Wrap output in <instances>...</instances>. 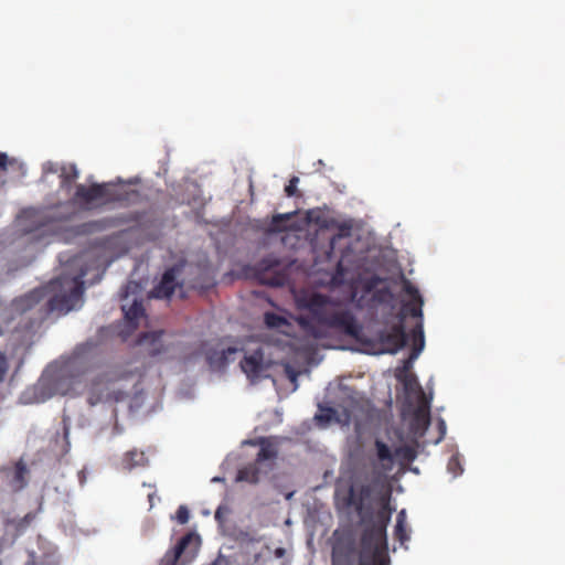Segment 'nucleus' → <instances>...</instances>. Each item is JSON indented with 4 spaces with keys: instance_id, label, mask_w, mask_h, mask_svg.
<instances>
[{
    "instance_id": "1",
    "label": "nucleus",
    "mask_w": 565,
    "mask_h": 565,
    "mask_svg": "<svg viewBox=\"0 0 565 565\" xmlns=\"http://www.w3.org/2000/svg\"><path fill=\"white\" fill-rule=\"evenodd\" d=\"M390 493L381 498V508L372 523H365L358 545L353 530L334 532L332 546L333 565H390L387 555L386 526L391 521Z\"/></svg>"
},
{
    "instance_id": "2",
    "label": "nucleus",
    "mask_w": 565,
    "mask_h": 565,
    "mask_svg": "<svg viewBox=\"0 0 565 565\" xmlns=\"http://www.w3.org/2000/svg\"><path fill=\"white\" fill-rule=\"evenodd\" d=\"M83 276H62L47 285L34 288L12 301L17 315H30V323L40 324L53 313H67L81 300L84 292Z\"/></svg>"
},
{
    "instance_id": "3",
    "label": "nucleus",
    "mask_w": 565,
    "mask_h": 565,
    "mask_svg": "<svg viewBox=\"0 0 565 565\" xmlns=\"http://www.w3.org/2000/svg\"><path fill=\"white\" fill-rule=\"evenodd\" d=\"M128 200V193L119 190L111 182L93 183L90 185L76 184L75 192L67 203L35 211L32 214L36 226L30 231H55L60 224L68 221L72 213H61L62 209H68L70 205L76 206L81 211H92L110 203L124 202Z\"/></svg>"
},
{
    "instance_id": "4",
    "label": "nucleus",
    "mask_w": 565,
    "mask_h": 565,
    "mask_svg": "<svg viewBox=\"0 0 565 565\" xmlns=\"http://www.w3.org/2000/svg\"><path fill=\"white\" fill-rule=\"evenodd\" d=\"M301 307L307 309L308 313L299 316L297 322L307 335L316 340L326 338L329 329L350 337H358L361 331L354 315L342 309L328 296L313 294L302 301Z\"/></svg>"
},
{
    "instance_id": "5",
    "label": "nucleus",
    "mask_w": 565,
    "mask_h": 565,
    "mask_svg": "<svg viewBox=\"0 0 565 565\" xmlns=\"http://www.w3.org/2000/svg\"><path fill=\"white\" fill-rule=\"evenodd\" d=\"M77 381L58 361L51 363L38 382L23 393L25 403H44L55 395H67L74 390Z\"/></svg>"
},
{
    "instance_id": "6",
    "label": "nucleus",
    "mask_w": 565,
    "mask_h": 565,
    "mask_svg": "<svg viewBox=\"0 0 565 565\" xmlns=\"http://www.w3.org/2000/svg\"><path fill=\"white\" fill-rule=\"evenodd\" d=\"M186 264L185 262H179L168 268L158 285L154 286V288L151 290L150 296L152 298L157 299H168L172 296L174 290L180 287L181 289L183 286H189L190 288H200L201 285L195 281H185L184 279L180 280L179 277L184 271Z\"/></svg>"
},
{
    "instance_id": "7",
    "label": "nucleus",
    "mask_w": 565,
    "mask_h": 565,
    "mask_svg": "<svg viewBox=\"0 0 565 565\" xmlns=\"http://www.w3.org/2000/svg\"><path fill=\"white\" fill-rule=\"evenodd\" d=\"M58 362L79 383L82 377L93 367V347L81 344L70 356L58 360Z\"/></svg>"
},
{
    "instance_id": "8",
    "label": "nucleus",
    "mask_w": 565,
    "mask_h": 565,
    "mask_svg": "<svg viewBox=\"0 0 565 565\" xmlns=\"http://www.w3.org/2000/svg\"><path fill=\"white\" fill-rule=\"evenodd\" d=\"M126 377L114 370L106 371L95 376L88 387L87 402L94 406L100 402L108 401L110 398L109 384Z\"/></svg>"
},
{
    "instance_id": "9",
    "label": "nucleus",
    "mask_w": 565,
    "mask_h": 565,
    "mask_svg": "<svg viewBox=\"0 0 565 565\" xmlns=\"http://www.w3.org/2000/svg\"><path fill=\"white\" fill-rule=\"evenodd\" d=\"M398 322L391 330H382L377 333V339L383 347L382 352L395 354L406 345L407 337L404 327V316L399 315Z\"/></svg>"
},
{
    "instance_id": "10",
    "label": "nucleus",
    "mask_w": 565,
    "mask_h": 565,
    "mask_svg": "<svg viewBox=\"0 0 565 565\" xmlns=\"http://www.w3.org/2000/svg\"><path fill=\"white\" fill-rule=\"evenodd\" d=\"M414 347L409 356V360L405 362L404 370L402 373L397 374V379L403 382L406 391L413 390L414 385H418L417 380L414 375H407L405 372L411 365V361L416 359L420 351L424 348V331L422 322L417 323V326L412 330Z\"/></svg>"
},
{
    "instance_id": "11",
    "label": "nucleus",
    "mask_w": 565,
    "mask_h": 565,
    "mask_svg": "<svg viewBox=\"0 0 565 565\" xmlns=\"http://www.w3.org/2000/svg\"><path fill=\"white\" fill-rule=\"evenodd\" d=\"M239 365L242 371L252 382L262 377L263 373L267 370L262 350H256L252 354L245 355L239 362Z\"/></svg>"
},
{
    "instance_id": "12",
    "label": "nucleus",
    "mask_w": 565,
    "mask_h": 565,
    "mask_svg": "<svg viewBox=\"0 0 565 565\" xmlns=\"http://www.w3.org/2000/svg\"><path fill=\"white\" fill-rule=\"evenodd\" d=\"M419 403L414 411V424L426 429L430 424V399L426 397L422 387L418 386Z\"/></svg>"
},
{
    "instance_id": "13",
    "label": "nucleus",
    "mask_w": 565,
    "mask_h": 565,
    "mask_svg": "<svg viewBox=\"0 0 565 565\" xmlns=\"http://www.w3.org/2000/svg\"><path fill=\"white\" fill-rule=\"evenodd\" d=\"M321 227H326V228L335 227V228L339 230V233L333 235L330 238V242H329V250L327 252V257H328V259H330L331 258V254L334 250V245H335L337 241L342 238V237H348V236L351 235L352 224L350 222L339 223L334 218H331V220L324 221L321 224Z\"/></svg>"
},
{
    "instance_id": "14",
    "label": "nucleus",
    "mask_w": 565,
    "mask_h": 565,
    "mask_svg": "<svg viewBox=\"0 0 565 565\" xmlns=\"http://www.w3.org/2000/svg\"><path fill=\"white\" fill-rule=\"evenodd\" d=\"M148 458L142 450L134 448L124 454L120 466L124 470L130 471L135 468L148 466Z\"/></svg>"
},
{
    "instance_id": "15",
    "label": "nucleus",
    "mask_w": 565,
    "mask_h": 565,
    "mask_svg": "<svg viewBox=\"0 0 565 565\" xmlns=\"http://www.w3.org/2000/svg\"><path fill=\"white\" fill-rule=\"evenodd\" d=\"M79 177V171L77 167L74 163L63 164L60 168V188L65 191L70 192L73 188V184L76 182V180Z\"/></svg>"
},
{
    "instance_id": "16",
    "label": "nucleus",
    "mask_w": 565,
    "mask_h": 565,
    "mask_svg": "<svg viewBox=\"0 0 565 565\" xmlns=\"http://www.w3.org/2000/svg\"><path fill=\"white\" fill-rule=\"evenodd\" d=\"M29 469L23 459H19L14 465V472L10 480V487L14 492L23 490L28 486Z\"/></svg>"
},
{
    "instance_id": "17",
    "label": "nucleus",
    "mask_w": 565,
    "mask_h": 565,
    "mask_svg": "<svg viewBox=\"0 0 565 565\" xmlns=\"http://www.w3.org/2000/svg\"><path fill=\"white\" fill-rule=\"evenodd\" d=\"M162 334H163V331H161V330L145 332V333L140 334V337L138 339V343L140 345L149 344L150 345L149 354L151 356L159 355L163 351L162 344L160 342Z\"/></svg>"
},
{
    "instance_id": "18",
    "label": "nucleus",
    "mask_w": 565,
    "mask_h": 565,
    "mask_svg": "<svg viewBox=\"0 0 565 565\" xmlns=\"http://www.w3.org/2000/svg\"><path fill=\"white\" fill-rule=\"evenodd\" d=\"M262 473V466L257 462L248 463L238 470L237 480L246 481L249 483H257Z\"/></svg>"
},
{
    "instance_id": "19",
    "label": "nucleus",
    "mask_w": 565,
    "mask_h": 565,
    "mask_svg": "<svg viewBox=\"0 0 565 565\" xmlns=\"http://www.w3.org/2000/svg\"><path fill=\"white\" fill-rule=\"evenodd\" d=\"M122 310L125 312V319L127 320L128 324L136 329L138 327V320L145 315L142 302L134 300L132 305L128 309L122 306Z\"/></svg>"
},
{
    "instance_id": "20",
    "label": "nucleus",
    "mask_w": 565,
    "mask_h": 565,
    "mask_svg": "<svg viewBox=\"0 0 565 565\" xmlns=\"http://www.w3.org/2000/svg\"><path fill=\"white\" fill-rule=\"evenodd\" d=\"M260 449L257 454V457L255 459V462H257L259 466H263L265 461L273 462L277 457V450L276 448L267 441V439L262 438L259 440Z\"/></svg>"
},
{
    "instance_id": "21",
    "label": "nucleus",
    "mask_w": 565,
    "mask_h": 565,
    "mask_svg": "<svg viewBox=\"0 0 565 565\" xmlns=\"http://www.w3.org/2000/svg\"><path fill=\"white\" fill-rule=\"evenodd\" d=\"M294 216V213L276 214L273 216L268 227V233H281L289 228L288 222Z\"/></svg>"
},
{
    "instance_id": "22",
    "label": "nucleus",
    "mask_w": 565,
    "mask_h": 565,
    "mask_svg": "<svg viewBox=\"0 0 565 565\" xmlns=\"http://www.w3.org/2000/svg\"><path fill=\"white\" fill-rule=\"evenodd\" d=\"M264 321L265 324L270 329H278L288 323L285 317L275 312H266L264 316Z\"/></svg>"
},
{
    "instance_id": "23",
    "label": "nucleus",
    "mask_w": 565,
    "mask_h": 565,
    "mask_svg": "<svg viewBox=\"0 0 565 565\" xmlns=\"http://www.w3.org/2000/svg\"><path fill=\"white\" fill-rule=\"evenodd\" d=\"M375 448H376V454H377V458L380 461L388 462V463L393 462L392 451L385 443L377 439L375 441Z\"/></svg>"
},
{
    "instance_id": "24",
    "label": "nucleus",
    "mask_w": 565,
    "mask_h": 565,
    "mask_svg": "<svg viewBox=\"0 0 565 565\" xmlns=\"http://www.w3.org/2000/svg\"><path fill=\"white\" fill-rule=\"evenodd\" d=\"M192 541V536L190 534L184 535L181 537V540L178 542V544L173 548L172 565H175L179 558L182 556L184 550L189 545V543Z\"/></svg>"
},
{
    "instance_id": "25",
    "label": "nucleus",
    "mask_w": 565,
    "mask_h": 565,
    "mask_svg": "<svg viewBox=\"0 0 565 565\" xmlns=\"http://www.w3.org/2000/svg\"><path fill=\"white\" fill-rule=\"evenodd\" d=\"M270 550L267 545H263L259 551H256L249 565H267L269 559Z\"/></svg>"
},
{
    "instance_id": "26",
    "label": "nucleus",
    "mask_w": 565,
    "mask_h": 565,
    "mask_svg": "<svg viewBox=\"0 0 565 565\" xmlns=\"http://www.w3.org/2000/svg\"><path fill=\"white\" fill-rule=\"evenodd\" d=\"M35 514L33 512L26 513L19 520H11L9 523L14 526L18 532H23L34 521Z\"/></svg>"
},
{
    "instance_id": "27",
    "label": "nucleus",
    "mask_w": 565,
    "mask_h": 565,
    "mask_svg": "<svg viewBox=\"0 0 565 565\" xmlns=\"http://www.w3.org/2000/svg\"><path fill=\"white\" fill-rule=\"evenodd\" d=\"M384 279L377 275H372L366 277L362 281L363 290L365 292H372L379 285H381Z\"/></svg>"
},
{
    "instance_id": "28",
    "label": "nucleus",
    "mask_w": 565,
    "mask_h": 565,
    "mask_svg": "<svg viewBox=\"0 0 565 565\" xmlns=\"http://www.w3.org/2000/svg\"><path fill=\"white\" fill-rule=\"evenodd\" d=\"M10 167L21 169L22 164L17 159H10L6 153L0 152V170L8 171Z\"/></svg>"
},
{
    "instance_id": "29",
    "label": "nucleus",
    "mask_w": 565,
    "mask_h": 565,
    "mask_svg": "<svg viewBox=\"0 0 565 565\" xmlns=\"http://www.w3.org/2000/svg\"><path fill=\"white\" fill-rule=\"evenodd\" d=\"M424 301H409L404 305V308L409 312V315L414 318H422L423 317V307Z\"/></svg>"
},
{
    "instance_id": "30",
    "label": "nucleus",
    "mask_w": 565,
    "mask_h": 565,
    "mask_svg": "<svg viewBox=\"0 0 565 565\" xmlns=\"http://www.w3.org/2000/svg\"><path fill=\"white\" fill-rule=\"evenodd\" d=\"M370 495H371L370 487L369 486H363L360 489L359 498H354V504H355L356 511L361 512V510L363 508L364 500L369 499Z\"/></svg>"
},
{
    "instance_id": "31",
    "label": "nucleus",
    "mask_w": 565,
    "mask_h": 565,
    "mask_svg": "<svg viewBox=\"0 0 565 565\" xmlns=\"http://www.w3.org/2000/svg\"><path fill=\"white\" fill-rule=\"evenodd\" d=\"M345 257H347V253H342L340 259L337 263L335 274L333 277L334 280H342L348 271V268L344 265Z\"/></svg>"
},
{
    "instance_id": "32",
    "label": "nucleus",
    "mask_w": 565,
    "mask_h": 565,
    "mask_svg": "<svg viewBox=\"0 0 565 565\" xmlns=\"http://www.w3.org/2000/svg\"><path fill=\"white\" fill-rule=\"evenodd\" d=\"M394 534L396 540H398L402 544L409 540L406 523H396Z\"/></svg>"
},
{
    "instance_id": "33",
    "label": "nucleus",
    "mask_w": 565,
    "mask_h": 565,
    "mask_svg": "<svg viewBox=\"0 0 565 565\" xmlns=\"http://www.w3.org/2000/svg\"><path fill=\"white\" fill-rule=\"evenodd\" d=\"M298 183H299V178L294 175L290 178L288 184L285 186V192H286V195L287 196H297L298 195Z\"/></svg>"
},
{
    "instance_id": "34",
    "label": "nucleus",
    "mask_w": 565,
    "mask_h": 565,
    "mask_svg": "<svg viewBox=\"0 0 565 565\" xmlns=\"http://www.w3.org/2000/svg\"><path fill=\"white\" fill-rule=\"evenodd\" d=\"M9 371V361L7 354L0 351V383H2Z\"/></svg>"
},
{
    "instance_id": "35",
    "label": "nucleus",
    "mask_w": 565,
    "mask_h": 565,
    "mask_svg": "<svg viewBox=\"0 0 565 565\" xmlns=\"http://www.w3.org/2000/svg\"><path fill=\"white\" fill-rule=\"evenodd\" d=\"M404 291L412 297L411 301L423 300L418 289L407 280L404 282Z\"/></svg>"
},
{
    "instance_id": "36",
    "label": "nucleus",
    "mask_w": 565,
    "mask_h": 565,
    "mask_svg": "<svg viewBox=\"0 0 565 565\" xmlns=\"http://www.w3.org/2000/svg\"><path fill=\"white\" fill-rule=\"evenodd\" d=\"M448 470L456 477L462 472V468L460 466V461L458 457L452 456L447 466Z\"/></svg>"
},
{
    "instance_id": "37",
    "label": "nucleus",
    "mask_w": 565,
    "mask_h": 565,
    "mask_svg": "<svg viewBox=\"0 0 565 565\" xmlns=\"http://www.w3.org/2000/svg\"><path fill=\"white\" fill-rule=\"evenodd\" d=\"M175 519L180 524H185L189 522L190 513L185 505H180L175 513Z\"/></svg>"
},
{
    "instance_id": "38",
    "label": "nucleus",
    "mask_w": 565,
    "mask_h": 565,
    "mask_svg": "<svg viewBox=\"0 0 565 565\" xmlns=\"http://www.w3.org/2000/svg\"><path fill=\"white\" fill-rule=\"evenodd\" d=\"M230 509L227 507L221 505L216 509L214 518L217 522L223 523Z\"/></svg>"
},
{
    "instance_id": "39",
    "label": "nucleus",
    "mask_w": 565,
    "mask_h": 565,
    "mask_svg": "<svg viewBox=\"0 0 565 565\" xmlns=\"http://www.w3.org/2000/svg\"><path fill=\"white\" fill-rule=\"evenodd\" d=\"M43 172L44 173H57L60 172V169L53 162H47L43 166Z\"/></svg>"
},
{
    "instance_id": "40",
    "label": "nucleus",
    "mask_w": 565,
    "mask_h": 565,
    "mask_svg": "<svg viewBox=\"0 0 565 565\" xmlns=\"http://www.w3.org/2000/svg\"><path fill=\"white\" fill-rule=\"evenodd\" d=\"M210 565H232V564H231V561L226 556L220 554Z\"/></svg>"
},
{
    "instance_id": "41",
    "label": "nucleus",
    "mask_w": 565,
    "mask_h": 565,
    "mask_svg": "<svg viewBox=\"0 0 565 565\" xmlns=\"http://www.w3.org/2000/svg\"><path fill=\"white\" fill-rule=\"evenodd\" d=\"M391 296H392V294H391V291H390V289H388V288L380 289V290H377V291L374 294V298H375L376 300H380V301H381L384 297H391Z\"/></svg>"
},
{
    "instance_id": "42",
    "label": "nucleus",
    "mask_w": 565,
    "mask_h": 565,
    "mask_svg": "<svg viewBox=\"0 0 565 565\" xmlns=\"http://www.w3.org/2000/svg\"><path fill=\"white\" fill-rule=\"evenodd\" d=\"M334 414H335V411L333 408H327L326 414L323 416H319V418L320 419L324 418L326 420H330Z\"/></svg>"
},
{
    "instance_id": "43",
    "label": "nucleus",
    "mask_w": 565,
    "mask_h": 565,
    "mask_svg": "<svg viewBox=\"0 0 565 565\" xmlns=\"http://www.w3.org/2000/svg\"><path fill=\"white\" fill-rule=\"evenodd\" d=\"M396 523H406V512L405 510H402L398 512L396 518Z\"/></svg>"
},
{
    "instance_id": "44",
    "label": "nucleus",
    "mask_w": 565,
    "mask_h": 565,
    "mask_svg": "<svg viewBox=\"0 0 565 565\" xmlns=\"http://www.w3.org/2000/svg\"><path fill=\"white\" fill-rule=\"evenodd\" d=\"M285 552H286L285 548L278 547L275 550V555H276V557H282L285 555Z\"/></svg>"
},
{
    "instance_id": "45",
    "label": "nucleus",
    "mask_w": 565,
    "mask_h": 565,
    "mask_svg": "<svg viewBox=\"0 0 565 565\" xmlns=\"http://www.w3.org/2000/svg\"><path fill=\"white\" fill-rule=\"evenodd\" d=\"M154 497H156V492H150V493L148 494V499H149L150 508H152V507H153V499H154Z\"/></svg>"
},
{
    "instance_id": "46",
    "label": "nucleus",
    "mask_w": 565,
    "mask_h": 565,
    "mask_svg": "<svg viewBox=\"0 0 565 565\" xmlns=\"http://www.w3.org/2000/svg\"><path fill=\"white\" fill-rule=\"evenodd\" d=\"M64 437H65V439H67V437H68V427L67 426H64Z\"/></svg>"
},
{
    "instance_id": "47",
    "label": "nucleus",
    "mask_w": 565,
    "mask_h": 565,
    "mask_svg": "<svg viewBox=\"0 0 565 565\" xmlns=\"http://www.w3.org/2000/svg\"><path fill=\"white\" fill-rule=\"evenodd\" d=\"M129 287H130V284L126 285V288H125V297H127V295H128V289H129Z\"/></svg>"
},
{
    "instance_id": "48",
    "label": "nucleus",
    "mask_w": 565,
    "mask_h": 565,
    "mask_svg": "<svg viewBox=\"0 0 565 565\" xmlns=\"http://www.w3.org/2000/svg\"><path fill=\"white\" fill-rule=\"evenodd\" d=\"M227 352H228L230 354H231V353H235V352H236V349H234V348H228V349H227Z\"/></svg>"
},
{
    "instance_id": "49",
    "label": "nucleus",
    "mask_w": 565,
    "mask_h": 565,
    "mask_svg": "<svg viewBox=\"0 0 565 565\" xmlns=\"http://www.w3.org/2000/svg\"><path fill=\"white\" fill-rule=\"evenodd\" d=\"M223 353H224V358H227V354H226V353H228L227 350L224 351Z\"/></svg>"
}]
</instances>
